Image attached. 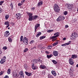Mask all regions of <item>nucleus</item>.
<instances>
[{"mask_svg":"<svg viewBox=\"0 0 78 78\" xmlns=\"http://www.w3.org/2000/svg\"><path fill=\"white\" fill-rule=\"evenodd\" d=\"M3 75V73L0 72V75Z\"/></svg>","mask_w":78,"mask_h":78,"instance_id":"57","label":"nucleus"},{"mask_svg":"<svg viewBox=\"0 0 78 78\" xmlns=\"http://www.w3.org/2000/svg\"><path fill=\"white\" fill-rule=\"evenodd\" d=\"M76 58H77V56L75 55H72L71 58H73V59H76Z\"/></svg>","mask_w":78,"mask_h":78,"instance_id":"20","label":"nucleus"},{"mask_svg":"<svg viewBox=\"0 0 78 78\" xmlns=\"http://www.w3.org/2000/svg\"><path fill=\"white\" fill-rule=\"evenodd\" d=\"M58 33H59V32H57L56 33H55L54 35H58V36H59V34H58Z\"/></svg>","mask_w":78,"mask_h":78,"instance_id":"48","label":"nucleus"},{"mask_svg":"<svg viewBox=\"0 0 78 78\" xmlns=\"http://www.w3.org/2000/svg\"><path fill=\"white\" fill-rule=\"evenodd\" d=\"M23 36H21V37H20V41H21V42H22V41H23Z\"/></svg>","mask_w":78,"mask_h":78,"instance_id":"34","label":"nucleus"},{"mask_svg":"<svg viewBox=\"0 0 78 78\" xmlns=\"http://www.w3.org/2000/svg\"><path fill=\"white\" fill-rule=\"evenodd\" d=\"M66 6L69 10H71V9L73 8V5L70 4H66Z\"/></svg>","mask_w":78,"mask_h":78,"instance_id":"5","label":"nucleus"},{"mask_svg":"<svg viewBox=\"0 0 78 78\" xmlns=\"http://www.w3.org/2000/svg\"><path fill=\"white\" fill-rule=\"evenodd\" d=\"M57 37H58V35H56L55 36H53L51 37V39H55V38H56Z\"/></svg>","mask_w":78,"mask_h":78,"instance_id":"25","label":"nucleus"},{"mask_svg":"<svg viewBox=\"0 0 78 78\" xmlns=\"http://www.w3.org/2000/svg\"><path fill=\"white\" fill-rule=\"evenodd\" d=\"M66 45H68L67 43L62 44V46H66Z\"/></svg>","mask_w":78,"mask_h":78,"instance_id":"39","label":"nucleus"},{"mask_svg":"<svg viewBox=\"0 0 78 78\" xmlns=\"http://www.w3.org/2000/svg\"><path fill=\"white\" fill-rule=\"evenodd\" d=\"M22 15V14L20 13H18V15H17V17H19L21 16V15Z\"/></svg>","mask_w":78,"mask_h":78,"instance_id":"38","label":"nucleus"},{"mask_svg":"<svg viewBox=\"0 0 78 78\" xmlns=\"http://www.w3.org/2000/svg\"><path fill=\"white\" fill-rule=\"evenodd\" d=\"M51 46H49L47 48V49H51Z\"/></svg>","mask_w":78,"mask_h":78,"instance_id":"43","label":"nucleus"},{"mask_svg":"<svg viewBox=\"0 0 78 78\" xmlns=\"http://www.w3.org/2000/svg\"><path fill=\"white\" fill-rule=\"evenodd\" d=\"M20 76L21 78H24V74H23V73L21 72L20 73Z\"/></svg>","mask_w":78,"mask_h":78,"instance_id":"19","label":"nucleus"},{"mask_svg":"<svg viewBox=\"0 0 78 78\" xmlns=\"http://www.w3.org/2000/svg\"><path fill=\"white\" fill-rule=\"evenodd\" d=\"M76 67H78V64L76 65Z\"/></svg>","mask_w":78,"mask_h":78,"instance_id":"62","label":"nucleus"},{"mask_svg":"<svg viewBox=\"0 0 78 78\" xmlns=\"http://www.w3.org/2000/svg\"><path fill=\"white\" fill-rule=\"evenodd\" d=\"M34 9H35V7H33L31 8V11H34Z\"/></svg>","mask_w":78,"mask_h":78,"instance_id":"45","label":"nucleus"},{"mask_svg":"<svg viewBox=\"0 0 78 78\" xmlns=\"http://www.w3.org/2000/svg\"><path fill=\"white\" fill-rule=\"evenodd\" d=\"M63 41H66V37H64V38L63 39Z\"/></svg>","mask_w":78,"mask_h":78,"instance_id":"55","label":"nucleus"},{"mask_svg":"<svg viewBox=\"0 0 78 78\" xmlns=\"http://www.w3.org/2000/svg\"><path fill=\"white\" fill-rule=\"evenodd\" d=\"M58 44V42H57L56 43H54L52 44V45L53 46H55L56 45H57V44Z\"/></svg>","mask_w":78,"mask_h":78,"instance_id":"33","label":"nucleus"},{"mask_svg":"<svg viewBox=\"0 0 78 78\" xmlns=\"http://www.w3.org/2000/svg\"><path fill=\"white\" fill-rule=\"evenodd\" d=\"M37 61H38V62H40V63H42V60L39 59Z\"/></svg>","mask_w":78,"mask_h":78,"instance_id":"49","label":"nucleus"},{"mask_svg":"<svg viewBox=\"0 0 78 78\" xmlns=\"http://www.w3.org/2000/svg\"><path fill=\"white\" fill-rule=\"evenodd\" d=\"M72 68H73V67H71L70 69L69 70V72L70 73H73V69H72Z\"/></svg>","mask_w":78,"mask_h":78,"instance_id":"30","label":"nucleus"},{"mask_svg":"<svg viewBox=\"0 0 78 78\" xmlns=\"http://www.w3.org/2000/svg\"><path fill=\"white\" fill-rule=\"evenodd\" d=\"M52 56H53V55L52 54H51L50 55H47V57L48 59H50V58H51Z\"/></svg>","mask_w":78,"mask_h":78,"instance_id":"24","label":"nucleus"},{"mask_svg":"<svg viewBox=\"0 0 78 78\" xmlns=\"http://www.w3.org/2000/svg\"><path fill=\"white\" fill-rule=\"evenodd\" d=\"M36 46H34V48H33V49H34H34H36Z\"/></svg>","mask_w":78,"mask_h":78,"instance_id":"60","label":"nucleus"},{"mask_svg":"<svg viewBox=\"0 0 78 78\" xmlns=\"http://www.w3.org/2000/svg\"><path fill=\"white\" fill-rule=\"evenodd\" d=\"M21 3H22V4H23V3H24V2L22 1H21Z\"/></svg>","mask_w":78,"mask_h":78,"instance_id":"59","label":"nucleus"},{"mask_svg":"<svg viewBox=\"0 0 78 78\" xmlns=\"http://www.w3.org/2000/svg\"><path fill=\"white\" fill-rule=\"evenodd\" d=\"M48 78H53V76H52L50 75V74H49L48 75Z\"/></svg>","mask_w":78,"mask_h":78,"instance_id":"35","label":"nucleus"},{"mask_svg":"<svg viewBox=\"0 0 78 78\" xmlns=\"http://www.w3.org/2000/svg\"><path fill=\"white\" fill-rule=\"evenodd\" d=\"M9 24V21H6L4 23V25H7Z\"/></svg>","mask_w":78,"mask_h":78,"instance_id":"28","label":"nucleus"},{"mask_svg":"<svg viewBox=\"0 0 78 78\" xmlns=\"http://www.w3.org/2000/svg\"><path fill=\"white\" fill-rule=\"evenodd\" d=\"M78 37V34L76 33H74L71 34V37L70 38L72 40H75L76 38H77Z\"/></svg>","mask_w":78,"mask_h":78,"instance_id":"3","label":"nucleus"},{"mask_svg":"<svg viewBox=\"0 0 78 78\" xmlns=\"http://www.w3.org/2000/svg\"><path fill=\"white\" fill-rule=\"evenodd\" d=\"M41 53H44V50H42L41 51Z\"/></svg>","mask_w":78,"mask_h":78,"instance_id":"58","label":"nucleus"},{"mask_svg":"<svg viewBox=\"0 0 78 78\" xmlns=\"http://www.w3.org/2000/svg\"><path fill=\"white\" fill-rule=\"evenodd\" d=\"M3 78H9V76L7 75H6Z\"/></svg>","mask_w":78,"mask_h":78,"instance_id":"52","label":"nucleus"},{"mask_svg":"<svg viewBox=\"0 0 78 78\" xmlns=\"http://www.w3.org/2000/svg\"><path fill=\"white\" fill-rule=\"evenodd\" d=\"M32 69L33 70H36L37 68V66L36 65H34V64H33L31 65Z\"/></svg>","mask_w":78,"mask_h":78,"instance_id":"10","label":"nucleus"},{"mask_svg":"<svg viewBox=\"0 0 78 78\" xmlns=\"http://www.w3.org/2000/svg\"><path fill=\"white\" fill-rule=\"evenodd\" d=\"M69 27V26L68 25H66L65 26V28H67Z\"/></svg>","mask_w":78,"mask_h":78,"instance_id":"51","label":"nucleus"},{"mask_svg":"<svg viewBox=\"0 0 78 78\" xmlns=\"http://www.w3.org/2000/svg\"><path fill=\"white\" fill-rule=\"evenodd\" d=\"M5 61L4 60L2 59H1V60L0 62V63H1V64H4V62H5Z\"/></svg>","mask_w":78,"mask_h":78,"instance_id":"29","label":"nucleus"},{"mask_svg":"<svg viewBox=\"0 0 78 78\" xmlns=\"http://www.w3.org/2000/svg\"><path fill=\"white\" fill-rule=\"evenodd\" d=\"M40 27V24L37 23L36 25L35 26L34 29H35V32H36V30L38 28V27Z\"/></svg>","mask_w":78,"mask_h":78,"instance_id":"9","label":"nucleus"},{"mask_svg":"<svg viewBox=\"0 0 78 78\" xmlns=\"http://www.w3.org/2000/svg\"><path fill=\"white\" fill-rule=\"evenodd\" d=\"M22 1H23V2H25V0H23Z\"/></svg>","mask_w":78,"mask_h":78,"instance_id":"63","label":"nucleus"},{"mask_svg":"<svg viewBox=\"0 0 78 78\" xmlns=\"http://www.w3.org/2000/svg\"><path fill=\"white\" fill-rule=\"evenodd\" d=\"M46 37L45 36H42L40 37V40H42V39H44V38Z\"/></svg>","mask_w":78,"mask_h":78,"instance_id":"32","label":"nucleus"},{"mask_svg":"<svg viewBox=\"0 0 78 78\" xmlns=\"http://www.w3.org/2000/svg\"><path fill=\"white\" fill-rule=\"evenodd\" d=\"M2 60H4L5 61H6V58L5 56H4L2 58Z\"/></svg>","mask_w":78,"mask_h":78,"instance_id":"36","label":"nucleus"},{"mask_svg":"<svg viewBox=\"0 0 78 78\" xmlns=\"http://www.w3.org/2000/svg\"><path fill=\"white\" fill-rule=\"evenodd\" d=\"M53 54L55 56H58V51H54Z\"/></svg>","mask_w":78,"mask_h":78,"instance_id":"14","label":"nucleus"},{"mask_svg":"<svg viewBox=\"0 0 78 78\" xmlns=\"http://www.w3.org/2000/svg\"><path fill=\"white\" fill-rule=\"evenodd\" d=\"M41 34H42V33H41V32H39L37 34L36 37H39V36H41Z\"/></svg>","mask_w":78,"mask_h":78,"instance_id":"17","label":"nucleus"},{"mask_svg":"<svg viewBox=\"0 0 78 78\" xmlns=\"http://www.w3.org/2000/svg\"><path fill=\"white\" fill-rule=\"evenodd\" d=\"M53 31V30H47L48 33H51V32H52V31Z\"/></svg>","mask_w":78,"mask_h":78,"instance_id":"37","label":"nucleus"},{"mask_svg":"<svg viewBox=\"0 0 78 78\" xmlns=\"http://www.w3.org/2000/svg\"><path fill=\"white\" fill-rule=\"evenodd\" d=\"M2 12V9L0 8V14H1Z\"/></svg>","mask_w":78,"mask_h":78,"instance_id":"53","label":"nucleus"},{"mask_svg":"<svg viewBox=\"0 0 78 78\" xmlns=\"http://www.w3.org/2000/svg\"><path fill=\"white\" fill-rule=\"evenodd\" d=\"M24 68L26 70H27L28 69V66H27V65L25 64L24 65Z\"/></svg>","mask_w":78,"mask_h":78,"instance_id":"21","label":"nucleus"},{"mask_svg":"<svg viewBox=\"0 0 78 78\" xmlns=\"http://www.w3.org/2000/svg\"><path fill=\"white\" fill-rule=\"evenodd\" d=\"M27 51H28V49H25L23 51V52H26Z\"/></svg>","mask_w":78,"mask_h":78,"instance_id":"46","label":"nucleus"},{"mask_svg":"<svg viewBox=\"0 0 78 78\" xmlns=\"http://www.w3.org/2000/svg\"><path fill=\"white\" fill-rule=\"evenodd\" d=\"M51 73L54 76H56V73L55 71L52 70L51 71Z\"/></svg>","mask_w":78,"mask_h":78,"instance_id":"16","label":"nucleus"},{"mask_svg":"<svg viewBox=\"0 0 78 78\" xmlns=\"http://www.w3.org/2000/svg\"><path fill=\"white\" fill-rule=\"evenodd\" d=\"M22 4L21 3H19L18 4V6H22Z\"/></svg>","mask_w":78,"mask_h":78,"instance_id":"47","label":"nucleus"},{"mask_svg":"<svg viewBox=\"0 0 78 78\" xmlns=\"http://www.w3.org/2000/svg\"><path fill=\"white\" fill-rule=\"evenodd\" d=\"M17 15H18V14H16V16H17Z\"/></svg>","mask_w":78,"mask_h":78,"instance_id":"64","label":"nucleus"},{"mask_svg":"<svg viewBox=\"0 0 78 78\" xmlns=\"http://www.w3.org/2000/svg\"><path fill=\"white\" fill-rule=\"evenodd\" d=\"M45 52L46 53V54H49V52H48V51H45Z\"/></svg>","mask_w":78,"mask_h":78,"instance_id":"54","label":"nucleus"},{"mask_svg":"<svg viewBox=\"0 0 78 78\" xmlns=\"http://www.w3.org/2000/svg\"><path fill=\"white\" fill-rule=\"evenodd\" d=\"M23 42L24 43V44H28V39L27 37H25L23 38Z\"/></svg>","mask_w":78,"mask_h":78,"instance_id":"6","label":"nucleus"},{"mask_svg":"<svg viewBox=\"0 0 78 78\" xmlns=\"http://www.w3.org/2000/svg\"><path fill=\"white\" fill-rule=\"evenodd\" d=\"M54 11L55 12H59L60 11L59 7L57 4H55L54 6Z\"/></svg>","mask_w":78,"mask_h":78,"instance_id":"2","label":"nucleus"},{"mask_svg":"<svg viewBox=\"0 0 78 78\" xmlns=\"http://www.w3.org/2000/svg\"><path fill=\"white\" fill-rule=\"evenodd\" d=\"M7 26L6 27V28H8V27H9V25H7Z\"/></svg>","mask_w":78,"mask_h":78,"instance_id":"56","label":"nucleus"},{"mask_svg":"<svg viewBox=\"0 0 78 78\" xmlns=\"http://www.w3.org/2000/svg\"><path fill=\"white\" fill-rule=\"evenodd\" d=\"M3 48V49H7V48H8L6 46H4Z\"/></svg>","mask_w":78,"mask_h":78,"instance_id":"50","label":"nucleus"},{"mask_svg":"<svg viewBox=\"0 0 78 78\" xmlns=\"http://www.w3.org/2000/svg\"><path fill=\"white\" fill-rule=\"evenodd\" d=\"M34 40L31 41L30 42V44H32L33 43H34Z\"/></svg>","mask_w":78,"mask_h":78,"instance_id":"41","label":"nucleus"},{"mask_svg":"<svg viewBox=\"0 0 78 78\" xmlns=\"http://www.w3.org/2000/svg\"><path fill=\"white\" fill-rule=\"evenodd\" d=\"M25 72L26 75H27L28 76H32V73H28L27 71H25Z\"/></svg>","mask_w":78,"mask_h":78,"instance_id":"12","label":"nucleus"},{"mask_svg":"<svg viewBox=\"0 0 78 78\" xmlns=\"http://www.w3.org/2000/svg\"><path fill=\"white\" fill-rule=\"evenodd\" d=\"M51 62H52L54 64H57L58 63V62L56 61V60H52L51 61Z\"/></svg>","mask_w":78,"mask_h":78,"instance_id":"26","label":"nucleus"},{"mask_svg":"<svg viewBox=\"0 0 78 78\" xmlns=\"http://www.w3.org/2000/svg\"><path fill=\"white\" fill-rule=\"evenodd\" d=\"M67 11H65L64 12L63 14L64 15H67Z\"/></svg>","mask_w":78,"mask_h":78,"instance_id":"42","label":"nucleus"},{"mask_svg":"<svg viewBox=\"0 0 78 78\" xmlns=\"http://www.w3.org/2000/svg\"><path fill=\"white\" fill-rule=\"evenodd\" d=\"M13 78H18V77L19 76V75L17 73H14L12 75Z\"/></svg>","mask_w":78,"mask_h":78,"instance_id":"7","label":"nucleus"},{"mask_svg":"<svg viewBox=\"0 0 78 78\" xmlns=\"http://www.w3.org/2000/svg\"><path fill=\"white\" fill-rule=\"evenodd\" d=\"M42 5H43V2L42 1H40L38 3L37 6L39 7L40 6H42Z\"/></svg>","mask_w":78,"mask_h":78,"instance_id":"15","label":"nucleus"},{"mask_svg":"<svg viewBox=\"0 0 78 78\" xmlns=\"http://www.w3.org/2000/svg\"><path fill=\"white\" fill-rule=\"evenodd\" d=\"M69 63L70 65H73L74 64V62L73 61V59L70 58L69 59Z\"/></svg>","mask_w":78,"mask_h":78,"instance_id":"8","label":"nucleus"},{"mask_svg":"<svg viewBox=\"0 0 78 78\" xmlns=\"http://www.w3.org/2000/svg\"><path fill=\"white\" fill-rule=\"evenodd\" d=\"M71 41H69L67 43V44L68 45H69V44H71Z\"/></svg>","mask_w":78,"mask_h":78,"instance_id":"44","label":"nucleus"},{"mask_svg":"<svg viewBox=\"0 0 78 78\" xmlns=\"http://www.w3.org/2000/svg\"><path fill=\"white\" fill-rule=\"evenodd\" d=\"M35 60L34 59L32 61V62H33V63H34L35 64H37V60Z\"/></svg>","mask_w":78,"mask_h":78,"instance_id":"22","label":"nucleus"},{"mask_svg":"<svg viewBox=\"0 0 78 78\" xmlns=\"http://www.w3.org/2000/svg\"><path fill=\"white\" fill-rule=\"evenodd\" d=\"M40 69H47V67L45 65H41L40 66Z\"/></svg>","mask_w":78,"mask_h":78,"instance_id":"13","label":"nucleus"},{"mask_svg":"<svg viewBox=\"0 0 78 78\" xmlns=\"http://www.w3.org/2000/svg\"><path fill=\"white\" fill-rule=\"evenodd\" d=\"M7 73L8 74H9L11 73V69H9L7 71Z\"/></svg>","mask_w":78,"mask_h":78,"instance_id":"31","label":"nucleus"},{"mask_svg":"<svg viewBox=\"0 0 78 78\" xmlns=\"http://www.w3.org/2000/svg\"><path fill=\"white\" fill-rule=\"evenodd\" d=\"M10 6L11 8V9L12 10H13V9H14V8L13 4H12V2H11L10 4Z\"/></svg>","mask_w":78,"mask_h":78,"instance_id":"23","label":"nucleus"},{"mask_svg":"<svg viewBox=\"0 0 78 78\" xmlns=\"http://www.w3.org/2000/svg\"><path fill=\"white\" fill-rule=\"evenodd\" d=\"M42 48H43V49H45L46 48L44 47H43Z\"/></svg>","mask_w":78,"mask_h":78,"instance_id":"61","label":"nucleus"},{"mask_svg":"<svg viewBox=\"0 0 78 78\" xmlns=\"http://www.w3.org/2000/svg\"><path fill=\"white\" fill-rule=\"evenodd\" d=\"M9 15L8 14H7V15L6 14L5 16V20H8V19L9 18Z\"/></svg>","mask_w":78,"mask_h":78,"instance_id":"18","label":"nucleus"},{"mask_svg":"<svg viewBox=\"0 0 78 78\" xmlns=\"http://www.w3.org/2000/svg\"><path fill=\"white\" fill-rule=\"evenodd\" d=\"M4 33L5 36L7 37L9 36V35L10 34L9 32V31H6Z\"/></svg>","mask_w":78,"mask_h":78,"instance_id":"11","label":"nucleus"},{"mask_svg":"<svg viewBox=\"0 0 78 78\" xmlns=\"http://www.w3.org/2000/svg\"><path fill=\"white\" fill-rule=\"evenodd\" d=\"M3 3H4V1H1L0 2V6H1V5H2Z\"/></svg>","mask_w":78,"mask_h":78,"instance_id":"40","label":"nucleus"},{"mask_svg":"<svg viewBox=\"0 0 78 78\" xmlns=\"http://www.w3.org/2000/svg\"><path fill=\"white\" fill-rule=\"evenodd\" d=\"M8 41H9V42H10L11 43V42H12V39H11V37H9L8 38Z\"/></svg>","mask_w":78,"mask_h":78,"instance_id":"27","label":"nucleus"},{"mask_svg":"<svg viewBox=\"0 0 78 78\" xmlns=\"http://www.w3.org/2000/svg\"><path fill=\"white\" fill-rule=\"evenodd\" d=\"M27 15L29 16L28 20L29 21H33L34 20H36L38 18V16L35 15L34 16H33V14L28 12H26Z\"/></svg>","mask_w":78,"mask_h":78,"instance_id":"1","label":"nucleus"},{"mask_svg":"<svg viewBox=\"0 0 78 78\" xmlns=\"http://www.w3.org/2000/svg\"><path fill=\"white\" fill-rule=\"evenodd\" d=\"M65 19V17L63 16H59L58 19H57L56 20L58 22H60L62 20H64Z\"/></svg>","mask_w":78,"mask_h":78,"instance_id":"4","label":"nucleus"}]
</instances>
